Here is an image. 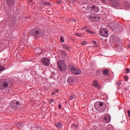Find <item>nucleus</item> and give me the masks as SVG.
I'll return each instance as SVG.
<instances>
[{
    "instance_id": "nucleus-1",
    "label": "nucleus",
    "mask_w": 130,
    "mask_h": 130,
    "mask_svg": "<svg viewBox=\"0 0 130 130\" xmlns=\"http://www.w3.org/2000/svg\"><path fill=\"white\" fill-rule=\"evenodd\" d=\"M68 67L70 72L72 74H74V75L78 76L79 75H80L81 73H82V72L81 71V69L77 68V67L73 65H69Z\"/></svg>"
},
{
    "instance_id": "nucleus-2",
    "label": "nucleus",
    "mask_w": 130,
    "mask_h": 130,
    "mask_svg": "<svg viewBox=\"0 0 130 130\" xmlns=\"http://www.w3.org/2000/svg\"><path fill=\"white\" fill-rule=\"evenodd\" d=\"M110 27L113 30L119 31V32H121V31L123 30V28H122V26H120V25H119L117 23L114 22H112L110 24Z\"/></svg>"
},
{
    "instance_id": "nucleus-3",
    "label": "nucleus",
    "mask_w": 130,
    "mask_h": 130,
    "mask_svg": "<svg viewBox=\"0 0 130 130\" xmlns=\"http://www.w3.org/2000/svg\"><path fill=\"white\" fill-rule=\"evenodd\" d=\"M30 32L31 33V35L34 36L35 38H38V37L42 36V33H41V29H31Z\"/></svg>"
},
{
    "instance_id": "nucleus-4",
    "label": "nucleus",
    "mask_w": 130,
    "mask_h": 130,
    "mask_svg": "<svg viewBox=\"0 0 130 130\" xmlns=\"http://www.w3.org/2000/svg\"><path fill=\"white\" fill-rule=\"evenodd\" d=\"M57 66L60 71H63L66 70V69H67V66L66 65V63L63 60H60L58 61L57 62Z\"/></svg>"
},
{
    "instance_id": "nucleus-5",
    "label": "nucleus",
    "mask_w": 130,
    "mask_h": 130,
    "mask_svg": "<svg viewBox=\"0 0 130 130\" xmlns=\"http://www.w3.org/2000/svg\"><path fill=\"white\" fill-rule=\"evenodd\" d=\"M100 35L103 37H108V29L107 28H102L100 30Z\"/></svg>"
},
{
    "instance_id": "nucleus-6",
    "label": "nucleus",
    "mask_w": 130,
    "mask_h": 130,
    "mask_svg": "<svg viewBox=\"0 0 130 130\" xmlns=\"http://www.w3.org/2000/svg\"><path fill=\"white\" fill-rule=\"evenodd\" d=\"M19 104L20 103L19 102H17V101H13L10 103V107L13 109H16V108H19Z\"/></svg>"
},
{
    "instance_id": "nucleus-7",
    "label": "nucleus",
    "mask_w": 130,
    "mask_h": 130,
    "mask_svg": "<svg viewBox=\"0 0 130 130\" xmlns=\"http://www.w3.org/2000/svg\"><path fill=\"white\" fill-rule=\"evenodd\" d=\"M10 85V80L9 79L3 80V86H0V89H4V88H8Z\"/></svg>"
},
{
    "instance_id": "nucleus-8",
    "label": "nucleus",
    "mask_w": 130,
    "mask_h": 130,
    "mask_svg": "<svg viewBox=\"0 0 130 130\" xmlns=\"http://www.w3.org/2000/svg\"><path fill=\"white\" fill-rule=\"evenodd\" d=\"M42 62H43L44 66H47L48 67L49 66L50 62L49 61V59L46 57H43L41 59Z\"/></svg>"
},
{
    "instance_id": "nucleus-9",
    "label": "nucleus",
    "mask_w": 130,
    "mask_h": 130,
    "mask_svg": "<svg viewBox=\"0 0 130 130\" xmlns=\"http://www.w3.org/2000/svg\"><path fill=\"white\" fill-rule=\"evenodd\" d=\"M102 106H103V103L102 102H96L94 105V108H95V109H100Z\"/></svg>"
},
{
    "instance_id": "nucleus-10",
    "label": "nucleus",
    "mask_w": 130,
    "mask_h": 130,
    "mask_svg": "<svg viewBox=\"0 0 130 130\" xmlns=\"http://www.w3.org/2000/svg\"><path fill=\"white\" fill-rule=\"evenodd\" d=\"M91 11L92 12H95L96 13H98V12L100 11L99 7L96 6H92L91 7Z\"/></svg>"
},
{
    "instance_id": "nucleus-11",
    "label": "nucleus",
    "mask_w": 130,
    "mask_h": 130,
    "mask_svg": "<svg viewBox=\"0 0 130 130\" xmlns=\"http://www.w3.org/2000/svg\"><path fill=\"white\" fill-rule=\"evenodd\" d=\"M110 116H106L104 117V121L106 123H109L110 122Z\"/></svg>"
},
{
    "instance_id": "nucleus-12",
    "label": "nucleus",
    "mask_w": 130,
    "mask_h": 130,
    "mask_svg": "<svg viewBox=\"0 0 130 130\" xmlns=\"http://www.w3.org/2000/svg\"><path fill=\"white\" fill-rule=\"evenodd\" d=\"M92 86L93 87H96V88H98V89H100V87H99V84L98 83V81L97 80H95L93 81V83H92Z\"/></svg>"
},
{
    "instance_id": "nucleus-13",
    "label": "nucleus",
    "mask_w": 130,
    "mask_h": 130,
    "mask_svg": "<svg viewBox=\"0 0 130 130\" xmlns=\"http://www.w3.org/2000/svg\"><path fill=\"white\" fill-rule=\"evenodd\" d=\"M90 19H92V20H94V21H100V17L98 15H96L95 16H91Z\"/></svg>"
},
{
    "instance_id": "nucleus-14",
    "label": "nucleus",
    "mask_w": 130,
    "mask_h": 130,
    "mask_svg": "<svg viewBox=\"0 0 130 130\" xmlns=\"http://www.w3.org/2000/svg\"><path fill=\"white\" fill-rule=\"evenodd\" d=\"M78 97V95H76L75 94H71L70 95L69 99L70 100H73V99H76Z\"/></svg>"
},
{
    "instance_id": "nucleus-15",
    "label": "nucleus",
    "mask_w": 130,
    "mask_h": 130,
    "mask_svg": "<svg viewBox=\"0 0 130 130\" xmlns=\"http://www.w3.org/2000/svg\"><path fill=\"white\" fill-rule=\"evenodd\" d=\"M14 0H7V5L8 6H12L14 4Z\"/></svg>"
},
{
    "instance_id": "nucleus-16",
    "label": "nucleus",
    "mask_w": 130,
    "mask_h": 130,
    "mask_svg": "<svg viewBox=\"0 0 130 130\" xmlns=\"http://www.w3.org/2000/svg\"><path fill=\"white\" fill-rule=\"evenodd\" d=\"M74 35H75V36H77V37H83L84 35L82 33H76Z\"/></svg>"
},
{
    "instance_id": "nucleus-17",
    "label": "nucleus",
    "mask_w": 130,
    "mask_h": 130,
    "mask_svg": "<svg viewBox=\"0 0 130 130\" xmlns=\"http://www.w3.org/2000/svg\"><path fill=\"white\" fill-rule=\"evenodd\" d=\"M60 53L61 54H62V55H63L64 56H67V55H68V54L67 53V52H66V51H64V50H61Z\"/></svg>"
},
{
    "instance_id": "nucleus-18",
    "label": "nucleus",
    "mask_w": 130,
    "mask_h": 130,
    "mask_svg": "<svg viewBox=\"0 0 130 130\" xmlns=\"http://www.w3.org/2000/svg\"><path fill=\"white\" fill-rule=\"evenodd\" d=\"M68 82L69 83H73L74 82V78L73 77H70L68 79Z\"/></svg>"
},
{
    "instance_id": "nucleus-19",
    "label": "nucleus",
    "mask_w": 130,
    "mask_h": 130,
    "mask_svg": "<svg viewBox=\"0 0 130 130\" xmlns=\"http://www.w3.org/2000/svg\"><path fill=\"white\" fill-rule=\"evenodd\" d=\"M113 5L114 7H116V6H118V3L116 0H114L112 2Z\"/></svg>"
},
{
    "instance_id": "nucleus-20",
    "label": "nucleus",
    "mask_w": 130,
    "mask_h": 130,
    "mask_svg": "<svg viewBox=\"0 0 130 130\" xmlns=\"http://www.w3.org/2000/svg\"><path fill=\"white\" fill-rule=\"evenodd\" d=\"M56 127H59V128H60V127H61V126H62L61 123L58 122V123H57L56 124Z\"/></svg>"
},
{
    "instance_id": "nucleus-21",
    "label": "nucleus",
    "mask_w": 130,
    "mask_h": 130,
    "mask_svg": "<svg viewBox=\"0 0 130 130\" xmlns=\"http://www.w3.org/2000/svg\"><path fill=\"white\" fill-rule=\"evenodd\" d=\"M63 48H64V49H67V50H70V47H69V46H68V45H63Z\"/></svg>"
},
{
    "instance_id": "nucleus-22",
    "label": "nucleus",
    "mask_w": 130,
    "mask_h": 130,
    "mask_svg": "<svg viewBox=\"0 0 130 130\" xmlns=\"http://www.w3.org/2000/svg\"><path fill=\"white\" fill-rule=\"evenodd\" d=\"M103 75H108V70H105L103 71Z\"/></svg>"
},
{
    "instance_id": "nucleus-23",
    "label": "nucleus",
    "mask_w": 130,
    "mask_h": 130,
    "mask_svg": "<svg viewBox=\"0 0 130 130\" xmlns=\"http://www.w3.org/2000/svg\"><path fill=\"white\" fill-rule=\"evenodd\" d=\"M86 31L87 33H90V34H94V32L91 30H86Z\"/></svg>"
},
{
    "instance_id": "nucleus-24",
    "label": "nucleus",
    "mask_w": 130,
    "mask_h": 130,
    "mask_svg": "<svg viewBox=\"0 0 130 130\" xmlns=\"http://www.w3.org/2000/svg\"><path fill=\"white\" fill-rule=\"evenodd\" d=\"M126 74H129L130 70L128 68L125 69Z\"/></svg>"
},
{
    "instance_id": "nucleus-25",
    "label": "nucleus",
    "mask_w": 130,
    "mask_h": 130,
    "mask_svg": "<svg viewBox=\"0 0 130 130\" xmlns=\"http://www.w3.org/2000/svg\"><path fill=\"white\" fill-rule=\"evenodd\" d=\"M86 44H87V41H83L81 43V45H86Z\"/></svg>"
},
{
    "instance_id": "nucleus-26",
    "label": "nucleus",
    "mask_w": 130,
    "mask_h": 130,
    "mask_svg": "<svg viewBox=\"0 0 130 130\" xmlns=\"http://www.w3.org/2000/svg\"><path fill=\"white\" fill-rule=\"evenodd\" d=\"M5 70V67L3 66H0V72H2Z\"/></svg>"
},
{
    "instance_id": "nucleus-27",
    "label": "nucleus",
    "mask_w": 130,
    "mask_h": 130,
    "mask_svg": "<svg viewBox=\"0 0 130 130\" xmlns=\"http://www.w3.org/2000/svg\"><path fill=\"white\" fill-rule=\"evenodd\" d=\"M60 40L61 42H62V43H63L64 42V40H63V38H62V37H60Z\"/></svg>"
},
{
    "instance_id": "nucleus-28",
    "label": "nucleus",
    "mask_w": 130,
    "mask_h": 130,
    "mask_svg": "<svg viewBox=\"0 0 130 130\" xmlns=\"http://www.w3.org/2000/svg\"><path fill=\"white\" fill-rule=\"evenodd\" d=\"M45 5H47V6H51V3H49V2H48V3H45Z\"/></svg>"
},
{
    "instance_id": "nucleus-29",
    "label": "nucleus",
    "mask_w": 130,
    "mask_h": 130,
    "mask_svg": "<svg viewBox=\"0 0 130 130\" xmlns=\"http://www.w3.org/2000/svg\"><path fill=\"white\" fill-rule=\"evenodd\" d=\"M53 102V99H51L49 101V103H52Z\"/></svg>"
},
{
    "instance_id": "nucleus-30",
    "label": "nucleus",
    "mask_w": 130,
    "mask_h": 130,
    "mask_svg": "<svg viewBox=\"0 0 130 130\" xmlns=\"http://www.w3.org/2000/svg\"><path fill=\"white\" fill-rule=\"evenodd\" d=\"M72 21H73L74 23H76V22H77V20H76V19H72Z\"/></svg>"
},
{
    "instance_id": "nucleus-31",
    "label": "nucleus",
    "mask_w": 130,
    "mask_h": 130,
    "mask_svg": "<svg viewBox=\"0 0 130 130\" xmlns=\"http://www.w3.org/2000/svg\"><path fill=\"white\" fill-rule=\"evenodd\" d=\"M115 38H114V39L113 40V39H112V38H111V40H113V41H114V42H116V40H115Z\"/></svg>"
},
{
    "instance_id": "nucleus-32",
    "label": "nucleus",
    "mask_w": 130,
    "mask_h": 130,
    "mask_svg": "<svg viewBox=\"0 0 130 130\" xmlns=\"http://www.w3.org/2000/svg\"><path fill=\"white\" fill-rule=\"evenodd\" d=\"M127 112H128V116H129V117H130V110H128Z\"/></svg>"
},
{
    "instance_id": "nucleus-33",
    "label": "nucleus",
    "mask_w": 130,
    "mask_h": 130,
    "mask_svg": "<svg viewBox=\"0 0 130 130\" xmlns=\"http://www.w3.org/2000/svg\"><path fill=\"white\" fill-rule=\"evenodd\" d=\"M58 109H61V105L60 104H59Z\"/></svg>"
},
{
    "instance_id": "nucleus-34",
    "label": "nucleus",
    "mask_w": 130,
    "mask_h": 130,
    "mask_svg": "<svg viewBox=\"0 0 130 130\" xmlns=\"http://www.w3.org/2000/svg\"><path fill=\"white\" fill-rule=\"evenodd\" d=\"M56 4H57V5H59V4H60V2H59V1H57V2H56Z\"/></svg>"
},
{
    "instance_id": "nucleus-35",
    "label": "nucleus",
    "mask_w": 130,
    "mask_h": 130,
    "mask_svg": "<svg viewBox=\"0 0 130 130\" xmlns=\"http://www.w3.org/2000/svg\"><path fill=\"white\" fill-rule=\"evenodd\" d=\"M96 43H97V42H96L95 41H93V44H96Z\"/></svg>"
},
{
    "instance_id": "nucleus-36",
    "label": "nucleus",
    "mask_w": 130,
    "mask_h": 130,
    "mask_svg": "<svg viewBox=\"0 0 130 130\" xmlns=\"http://www.w3.org/2000/svg\"><path fill=\"white\" fill-rule=\"evenodd\" d=\"M56 92L53 91L51 95H55Z\"/></svg>"
},
{
    "instance_id": "nucleus-37",
    "label": "nucleus",
    "mask_w": 130,
    "mask_h": 130,
    "mask_svg": "<svg viewBox=\"0 0 130 130\" xmlns=\"http://www.w3.org/2000/svg\"><path fill=\"white\" fill-rule=\"evenodd\" d=\"M120 84H121V82H119V81H118V82H117V84L119 86V85H120Z\"/></svg>"
},
{
    "instance_id": "nucleus-38",
    "label": "nucleus",
    "mask_w": 130,
    "mask_h": 130,
    "mask_svg": "<svg viewBox=\"0 0 130 130\" xmlns=\"http://www.w3.org/2000/svg\"><path fill=\"white\" fill-rule=\"evenodd\" d=\"M73 126H74L75 127H77L78 125H77V124H74V125H73Z\"/></svg>"
},
{
    "instance_id": "nucleus-39",
    "label": "nucleus",
    "mask_w": 130,
    "mask_h": 130,
    "mask_svg": "<svg viewBox=\"0 0 130 130\" xmlns=\"http://www.w3.org/2000/svg\"><path fill=\"white\" fill-rule=\"evenodd\" d=\"M86 28H87V27H86V26H84V27H83L82 29H84V30L86 29Z\"/></svg>"
},
{
    "instance_id": "nucleus-40",
    "label": "nucleus",
    "mask_w": 130,
    "mask_h": 130,
    "mask_svg": "<svg viewBox=\"0 0 130 130\" xmlns=\"http://www.w3.org/2000/svg\"><path fill=\"white\" fill-rule=\"evenodd\" d=\"M124 78L125 79H127V76H125L124 77Z\"/></svg>"
},
{
    "instance_id": "nucleus-41",
    "label": "nucleus",
    "mask_w": 130,
    "mask_h": 130,
    "mask_svg": "<svg viewBox=\"0 0 130 130\" xmlns=\"http://www.w3.org/2000/svg\"><path fill=\"white\" fill-rule=\"evenodd\" d=\"M102 2H103L104 3H105L106 0H102Z\"/></svg>"
},
{
    "instance_id": "nucleus-42",
    "label": "nucleus",
    "mask_w": 130,
    "mask_h": 130,
    "mask_svg": "<svg viewBox=\"0 0 130 130\" xmlns=\"http://www.w3.org/2000/svg\"><path fill=\"white\" fill-rule=\"evenodd\" d=\"M118 51H119V50H121V48H120V49H118Z\"/></svg>"
},
{
    "instance_id": "nucleus-43",
    "label": "nucleus",
    "mask_w": 130,
    "mask_h": 130,
    "mask_svg": "<svg viewBox=\"0 0 130 130\" xmlns=\"http://www.w3.org/2000/svg\"><path fill=\"white\" fill-rule=\"evenodd\" d=\"M125 81H128L127 78H126Z\"/></svg>"
},
{
    "instance_id": "nucleus-44",
    "label": "nucleus",
    "mask_w": 130,
    "mask_h": 130,
    "mask_svg": "<svg viewBox=\"0 0 130 130\" xmlns=\"http://www.w3.org/2000/svg\"><path fill=\"white\" fill-rule=\"evenodd\" d=\"M119 48V46H117V48Z\"/></svg>"
}]
</instances>
